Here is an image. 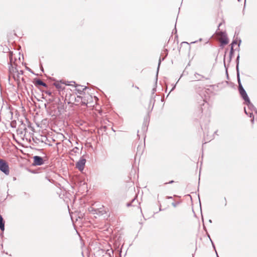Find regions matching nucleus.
<instances>
[{
    "mask_svg": "<svg viewBox=\"0 0 257 257\" xmlns=\"http://www.w3.org/2000/svg\"><path fill=\"white\" fill-rule=\"evenodd\" d=\"M18 59H17L16 54H13V52H10L9 55L10 65H14V66H18L21 63V61L20 59V54H18Z\"/></svg>",
    "mask_w": 257,
    "mask_h": 257,
    "instance_id": "nucleus-1",
    "label": "nucleus"
},
{
    "mask_svg": "<svg viewBox=\"0 0 257 257\" xmlns=\"http://www.w3.org/2000/svg\"><path fill=\"white\" fill-rule=\"evenodd\" d=\"M238 90L239 94L241 96L243 99L245 101V103L248 105L251 104L249 97L242 85H240L239 87H238Z\"/></svg>",
    "mask_w": 257,
    "mask_h": 257,
    "instance_id": "nucleus-2",
    "label": "nucleus"
},
{
    "mask_svg": "<svg viewBox=\"0 0 257 257\" xmlns=\"http://www.w3.org/2000/svg\"><path fill=\"white\" fill-rule=\"evenodd\" d=\"M0 170L7 175H8L10 173L8 164L2 159H0Z\"/></svg>",
    "mask_w": 257,
    "mask_h": 257,
    "instance_id": "nucleus-3",
    "label": "nucleus"
},
{
    "mask_svg": "<svg viewBox=\"0 0 257 257\" xmlns=\"http://www.w3.org/2000/svg\"><path fill=\"white\" fill-rule=\"evenodd\" d=\"M86 163V160L83 158H81L80 160L76 163V167L80 171L84 169Z\"/></svg>",
    "mask_w": 257,
    "mask_h": 257,
    "instance_id": "nucleus-4",
    "label": "nucleus"
},
{
    "mask_svg": "<svg viewBox=\"0 0 257 257\" xmlns=\"http://www.w3.org/2000/svg\"><path fill=\"white\" fill-rule=\"evenodd\" d=\"M18 66H14V65H10L9 67V75L10 77H12L14 79H16V71H18L17 68Z\"/></svg>",
    "mask_w": 257,
    "mask_h": 257,
    "instance_id": "nucleus-5",
    "label": "nucleus"
},
{
    "mask_svg": "<svg viewBox=\"0 0 257 257\" xmlns=\"http://www.w3.org/2000/svg\"><path fill=\"white\" fill-rule=\"evenodd\" d=\"M34 162L33 164L36 166H40L44 164L43 159L38 156H35L33 157Z\"/></svg>",
    "mask_w": 257,
    "mask_h": 257,
    "instance_id": "nucleus-6",
    "label": "nucleus"
},
{
    "mask_svg": "<svg viewBox=\"0 0 257 257\" xmlns=\"http://www.w3.org/2000/svg\"><path fill=\"white\" fill-rule=\"evenodd\" d=\"M23 73H24V71L21 70H18V71H16V77L15 80H16L17 81H19L20 79H22V80H24V78L23 77Z\"/></svg>",
    "mask_w": 257,
    "mask_h": 257,
    "instance_id": "nucleus-7",
    "label": "nucleus"
},
{
    "mask_svg": "<svg viewBox=\"0 0 257 257\" xmlns=\"http://www.w3.org/2000/svg\"><path fill=\"white\" fill-rule=\"evenodd\" d=\"M79 153V149L77 147H75L73 149H72L71 150V152H70V154L71 155H76V154H78Z\"/></svg>",
    "mask_w": 257,
    "mask_h": 257,
    "instance_id": "nucleus-8",
    "label": "nucleus"
},
{
    "mask_svg": "<svg viewBox=\"0 0 257 257\" xmlns=\"http://www.w3.org/2000/svg\"><path fill=\"white\" fill-rule=\"evenodd\" d=\"M0 229L2 231L5 229V222L2 215L0 214Z\"/></svg>",
    "mask_w": 257,
    "mask_h": 257,
    "instance_id": "nucleus-9",
    "label": "nucleus"
},
{
    "mask_svg": "<svg viewBox=\"0 0 257 257\" xmlns=\"http://www.w3.org/2000/svg\"><path fill=\"white\" fill-rule=\"evenodd\" d=\"M236 70H237V81H238V87H239L240 85H242V84H241L240 77H239V72H238V64L236 65Z\"/></svg>",
    "mask_w": 257,
    "mask_h": 257,
    "instance_id": "nucleus-10",
    "label": "nucleus"
},
{
    "mask_svg": "<svg viewBox=\"0 0 257 257\" xmlns=\"http://www.w3.org/2000/svg\"><path fill=\"white\" fill-rule=\"evenodd\" d=\"M36 85H38L43 86L44 87H46L47 86L46 84L45 83H44L43 81H42L40 79H38L37 80H36Z\"/></svg>",
    "mask_w": 257,
    "mask_h": 257,
    "instance_id": "nucleus-11",
    "label": "nucleus"
},
{
    "mask_svg": "<svg viewBox=\"0 0 257 257\" xmlns=\"http://www.w3.org/2000/svg\"><path fill=\"white\" fill-rule=\"evenodd\" d=\"M76 100L78 102L80 101L81 105H86L87 104V102H85V101L83 100V98L81 96H78L77 97Z\"/></svg>",
    "mask_w": 257,
    "mask_h": 257,
    "instance_id": "nucleus-12",
    "label": "nucleus"
},
{
    "mask_svg": "<svg viewBox=\"0 0 257 257\" xmlns=\"http://www.w3.org/2000/svg\"><path fill=\"white\" fill-rule=\"evenodd\" d=\"M194 75H195V78L196 79H197V80H201L202 78H204V77L203 76H202L197 73H196Z\"/></svg>",
    "mask_w": 257,
    "mask_h": 257,
    "instance_id": "nucleus-13",
    "label": "nucleus"
},
{
    "mask_svg": "<svg viewBox=\"0 0 257 257\" xmlns=\"http://www.w3.org/2000/svg\"><path fill=\"white\" fill-rule=\"evenodd\" d=\"M233 53H234V50H233V48H232V46L231 47L230 53H229V56H230V59L233 55Z\"/></svg>",
    "mask_w": 257,
    "mask_h": 257,
    "instance_id": "nucleus-14",
    "label": "nucleus"
},
{
    "mask_svg": "<svg viewBox=\"0 0 257 257\" xmlns=\"http://www.w3.org/2000/svg\"><path fill=\"white\" fill-rule=\"evenodd\" d=\"M222 43L225 45L227 44L228 43V41L226 39L223 40L222 41Z\"/></svg>",
    "mask_w": 257,
    "mask_h": 257,
    "instance_id": "nucleus-15",
    "label": "nucleus"
},
{
    "mask_svg": "<svg viewBox=\"0 0 257 257\" xmlns=\"http://www.w3.org/2000/svg\"><path fill=\"white\" fill-rule=\"evenodd\" d=\"M237 44V41H233L232 43H231V46H232V48H233L234 45Z\"/></svg>",
    "mask_w": 257,
    "mask_h": 257,
    "instance_id": "nucleus-16",
    "label": "nucleus"
},
{
    "mask_svg": "<svg viewBox=\"0 0 257 257\" xmlns=\"http://www.w3.org/2000/svg\"><path fill=\"white\" fill-rule=\"evenodd\" d=\"M46 93L48 94L49 95H51L52 93L51 92H50V91H47Z\"/></svg>",
    "mask_w": 257,
    "mask_h": 257,
    "instance_id": "nucleus-17",
    "label": "nucleus"
},
{
    "mask_svg": "<svg viewBox=\"0 0 257 257\" xmlns=\"http://www.w3.org/2000/svg\"><path fill=\"white\" fill-rule=\"evenodd\" d=\"M131 205H132V203H128L127 204V206L128 207V206H131Z\"/></svg>",
    "mask_w": 257,
    "mask_h": 257,
    "instance_id": "nucleus-18",
    "label": "nucleus"
},
{
    "mask_svg": "<svg viewBox=\"0 0 257 257\" xmlns=\"http://www.w3.org/2000/svg\"><path fill=\"white\" fill-rule=\"evenodd\" d=\"M239 56H237V59H236V61H238V60H239ZM237 64H238V62H237Z\"/></svg>",
    "mask_w": 257,
    "mask_h": 257,
    "instance_id": "nucleus-19",
    "label": "nucleus"
},
{
    "mask_svg": "<svg viewBox=\"0 0 257 257\" xmlns=\"http://www.w3.org/2000/svg\"><path fill=\"white\" fill-rule=\"evenodd\" d=\"M173 182H174V181H170L169 183H166L165 184H168V183H169V184H171V183H173Z\"/></svg>",
    "mask_w": 257,
    "mask_h": 257,
    "instance_id": "nucleus-20",
    "label": "nucleus"
},
{
    "mask_svg": "<svg viewBox=\"0 0 257 257\" xmlns=\"http://www.w3.org/2000/svg\"><path fill=\"white\" fill-rule=\"evenodd\" d=\"M223 34V32H221L219 33V35H220L221 36H222Z\"/></svg>",
    "mask_w": 257,
    "mask_h": 257,
    "instance_id": "nucleus-21",
    "label": "nucleus"
},
{
    "mask_svg": "<svg viewBox=\"0 0 257 257\" xmlns=\"http://www.w3.org/2000/svg\"><path fill=\"white\" fill-rule=\"evenodd\" d=\"M11 125H12V127H14V126H13V125H14V124H13V122H12V123H11Z\"/></svg>",
    "mask_w": 257,
    "mask_h": 257,
    "instance_id": "nucleus-22",
    "label": "nucleus"
},
{
    "mask_svg": "<svg viewBox=\"0 0 257 257\" xmlns=\"http://www.w3.org/2000/svg\"><path fill=\"white\" fill-rule=\"evenodd\" d=\"M11 125H12V127H14V126H13V125H14V124H13V122H12V123H11Z\"/></svg>",
    "mask_w": 257,
    "mask_h": 257,
    "instance_id": "nucleus-23",
    "label": "nucleus"
},
{
    "mask_svg": "<svg viewBox=\"0 0 257 257\" xmlns=\"http://www.w3.org/2000/svg\"><path fill=\"white\" fill-rule=\"evenodd\" d=\"M135 201V199H133V200H132V202H134Z\"/></svg>",
    "mask_w": 257,
    "mask_h": 257,
    "instance_id": "nucleus-24",
    "label": "nucleus"
},
{
    "mask_svg": "<svg viewBox=\"0 0 257 257\" xmlns=\"http://www.w3.org/2000/svg\"><path fill=\"white\" fill-rule=\"evenodd\" d=\"M240 42H241V41H239V43H240ZM239 44H240V43H239V44H238V47L239 46Z\"/></svg>",
    "mask_w": 257,
    "mask_h": 257,
    "instance_id": "nucleus-25",
    "label": "nucleus"
},
{
    "mask_svg": "<svg viewBox=\"0 0 257 257\" xmlns=\"http://www.w3.org/2000/svg\"><path fill=\"white\" fill-rule=\"evenodd\" d=\"M251 114H252V113H250V117H251Z\"/></svg>",
    "mask_w": 257,
    "mask_h": 257,
    "instance_id": "nucleus-26",
    "label": "nucleus"
},
{
    "mask_svg": "<svg viewBox=\"0 0 257 257\" xmlns=\"http://www.w3.org/2000/svg\"><path fill=\"white\" fill-rule=\"evenodd\" d=\"M221 23H220V24H219V27H220V26H221Z\"/></svg>",
    "mask_w": 257,
    "mask_h": 257,
    "instance_id": "nucleus-27",
    "label": "nucleus"
},
{
    "mask_svg": "<svg viewBox=\"0 0 257 257\" xmlns=\"http://www.w3.org/2000/svg\"><path fill=\"white\" fill-rule=\"evenodd\" d=\"M160 63H161V61L160 60L159 65H160Z\"/></svg>",
    "mask_w": 257,
    "mask_h": 257,
    "instance_id": "nucleus-28",
    "label": "nucleus"
},
{
    "mask_svg": "<svg viewBox=\"0 0 257 257\" xmlns=\"http://www.w3.org/2000/svg\"><path fill=\"white\" fill-rule=\"evenodd\" d=\"M217 257H218V256H217Z\"/></svg>",
    "mask_w": 257,
    "mask_h": 257,
    "instance_id": "nucleus-29",
    "label": "nucleus"
}]
</instances>
